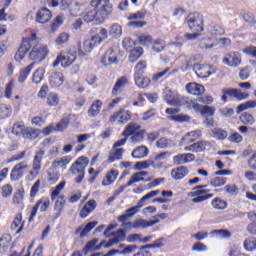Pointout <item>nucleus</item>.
I'll use <instances>...</instances> for the list:
<instances>
[{
    "mask_svg": "<svg viewBox=\"0 0 256 256\" xmlns=\"http://www.w3.org/2000/svg\"><path fill=\"white\" fill-rule=\"evenodd\" d=\"M27 53H29L28 59H30V61H34V63H41V61H44L45 57H47L49 49L47 48V46L39 44L37 36L35 34H32V37L30 39H23L20 47L18 48L14 56L15 61L21 63V61L25 59Z\"/></svg>",
    "mask_w": 256,
    "mask_h": 256,
    "instance_id": "1",
    "label": "nucleus"
},
{
    "mask_svg": "<svg viewBox=\"0 0 256 256\" xmlns=\"http://www.w3.org/2000/svg\"><path fill=\"white\" fill-rule=\"evenodd\" d=\"M111 14V7L107 3H103V0H91L90 9L83 16V20L86 23H95V25H101L105 22V19Z\"/></svg>",
    "mask_w": 256,
    "mask_h": 256,
    "instance_id": "2",
    "label": "nucleus"
},
{
    "mask_svg": "<svg viewBox=\"0 0 256 256\" xmlns=\"http://www.w3.org/2000/svg\"><path fill=\"white\" fill-rule=\"evenodd\" d=\"M89 165V158L85 156L79 157L70 167L72 175H78L76 183H81L85 178V167Z\"/></svg>",
    "mask_w": 256,
    "mask_h": 256,
    "instance_id": "3",
    "label": "nucleus"
},
{
    "mask_svg": "<svg viewBox=\"0 0 256 256\" xmlns=\"http://www.w3.org/2000/svg\"><path fill=\"white\" fill-rule=\"evenodd\" d=\"M185 23L189 27L190 31L202 33L203 31V16L198 12L190 13L186 19Z\"/></svg>",
    "mask_w": 256,
    "mask_h": 256,
    "instance_id": "4",
    "label": "nucleus"
},
{
    "mask_svg": "<svg viewBox=\"0 0 256 256\" xmlns=\"http://www.w3.org/2000/svg\"><path fill=\"white\" fill-rule=\"evenodd\" d=\"M157 195H159V190L149 192L139 200L136 206L127 209L125 212L127 213V215H129L130 218L135 217V215L139 213V209L144 207L145 201H148V199H152V197H157Z\"/></svg>",
    "mask_w": 256,
    "mask_h": 256,
    "instance_id": "5",
    "label": "nucleus"
},
{
    "mask_svg": "<svg viewBox=\"0 0 256 256\" xmlns=\"http://www.w3.org/2000/svg\"><path fill=\"white\" fill-rule=\"evenodd\" d=\"M205 187H207V185H198L194 187L192 197L195 198L192 199V203H203V201H207V199H211L213 197V194H207L209 193V190H203Z\"/></svg>",
    "mask_w": 256,
    "mask_h": 256,
    "instance_id": "6",
    "label": "nucleus"
},
{
    "mask_svg": "<svg viewBox=\"0 0 256 256\" xmlns=\"http://www.w3.org/2000/svg\"><path fill=\"white\" fill-rule=\"evenodd\" d=\"M222 63L228 67H239L242 63L241 53L237 51L226 53L222 58Z\"/></svg>",
    "mask_w": 256,
    "mask_h": 256,
    "instance_id": "7",
    "label": "nucleus"
},
{
    "mask_svg": "<svg viewBox=\"0 0 256 256\" xmlns=\"http://www.w3.org/2000/svg\"><path fill=\"white\" fill-rule=\"evenodd\" d=\"M117 57H119V50L117 48H110L105 52L101 59V63L106 67H109V65H117L119 63Z\"/></svg>",
    "mask_w": 256,
    "mask_h": 256,
    "instance_id": "8",
    "label": "nucleus"
},
{
    "mask_svg": "<svg viewBox=\"0 0 256 256\" xmlns=\"http://www.w3.org/2000/svg\"><path fill=\"white\" fill-rule=\"evenodd\" d=\"M222 101H227V96L228 97H235L239 101L242 99H247L249 97V94H245L241 92V90L235 89V88H224L222 89Z\"/></svg>",
    "mask_w": 256,
    "mask_h": 256,
    "instance_id": "9",
    "label": "nucleus"
},
{
    "mask_svg": "<svg viewBox=\"0 0 256 256\" xmlns=\"http://www.w3.org/2000/svg\"><path fill=\"white\" fill-rule=\"evenodd\" d=\"M166 113L168 116V119L171 121H177L178 123H185L187 121H191V117L185 114H178L179 109L177 108H167Z\"/></svg>",
    "mask_w": 256,
    "mask_h": 256,
    "instance_id": "10",
    "label": "nucleus"
},
{
    "mask_svg": "<svg viewBox=\"0 0 256 256\" xmlns=\"http://www.w3.org/2000/svg\"><path fill=\"white\" fill-rule=\"evenodd\" d=\"M96 39H98L97 36H92L91 39H88L83 42V45L80 46L78 52L80 57H85V55H88V53H91V51H93L95 45L99 44V42Z\"/></svg>",
    "mask_w": 256,
    "mask_h": 256,
    "instance_id": "11",
    "label": "nucleus"
},
{
    "mask_svg": "<svg viewBox=\"0 0 256 256\" xmlns=\"http://www.w3.org/2000/svg\"><path fill=\"white\" fill-rule=\"evenodd\" d=\"M27 169H29V166H27L25 162H20L16 164L10 174L11 181H19V179H21V177L25 175Z\"/></svg>",
    "mask_w": 256,
    "mask_h": 256,
    "instance_id": "12",
    "label": "nucleus"
},
{
    "mask_svg": "<svg viewBox=\"0 0 256 256\" xmlns=\"http://www.w3.org/2000/svg\"><path fill=\"white\" fill-rule=\"evenodd\" d=\"M131 119V112L129 110L125 111V109H120L118 112L114 113L112 116H110V123H115V121H118V123L123 124L127 123Z\"/></svg>",
    "mask_w": 256,
    "mask_h": 256,
    "instance_id": "13",
    "label": "nucleus"
},
{
    "mask_svg": "<svg viewBox=\"0 0 256 256\" xmlns=\"http://www.w3.org/2000/svg\"><path fill=\"white\" fill-rule=\"evenodd\" d=\"M45 156V151L39 150L36 151V155L34 156L32 169L33 171H30V175L32 177H37L39 175V171H41V162L43 161V157Z\"/></svg>",
    "mask_w": 256,
    "mask_h": 256,
    "instance_id": "14",
    "label": "nucleus"
},
{
    "mask_svg": "<svg viewBox=\"0 0 256 256\" xmlns=\"http://www.w3.org/2000/svg\"><path fill=\"white\" fill-rule=\"evenodd\" d=\"M60 55L62 57V67H71L77 60V50H69Z\"/></svg>",
    "mask_w": 256,
    "mask_h": 256,
    "instance_id": "15",
    "label": "nucleus"
},
{
    "mask_svg": "<svg viewBox=\"0 0 256 256\" xmlns=\"http://www.w3.org/2000/svg\"><path fill=\"white\" fill-rule=\"evenodd\" d=\"M51 17H53L51 11L47 8H42L36 14V22L43 25L45 23H49V21H51Z\"/></svg>",
    "mask_w": 256,
    "mask_h": 256,
    "instance_id": "16",
    "label": "nucleus"
},
{
    "mask_svg": "<svg viewBox=\"0 0 256 256\" xmlns=\"http://www.w3.org/2000/svg\"><path fill=\"white\" fill-rule=\"evenodd\" d=\"M64 81H65V77L61 72H53L49 77V84L53 88L61 87Z\"/></svg>",
    "mask_w": 256,
    "mask_h": 256,
    "instance_id": "17",
    "label": "nucleus"
},
{
    "mask_svg": "<svg viewBox=\"0 0 256 256\" xmlns=\"http://www.w3.org/2000/svg\"><path fill=\"white\" fill-rule=\"evenodd\" d=\"M69 13L72 17H79L85 11V4L73 1L70 4Z\"/></svg>",
    "mask_w": 256,
    "mask_h": 256,
    "instance_id": "18",
    "label": "nucleus"
},
{
    "mask_svg": "<svg viewBox=\"0 0 256 256\" xmlns=\"http://www.w3.org/2000/svg\"><path fill=\"white\" fill-rule=\"evenodd\" d=\"M190 161H195V155L188 154H178L173 157V162L175 165H185V163H190Z\"/></svg>",
    "mask_w": 256,
    "mask_h": 256,
    "instance_id": "19",
    "label": "nucleus"
},
{
    "mask_svg": "<svg viewBox=\"0 0 256 256\" xmlns=\"http://www.w3.org/2000/svg\"><path fill=\"white\" fill-rule=\"evenodd\" d=\"M186 175H189V170L185 166H180L171 171V177L175 181H181L182 179H185Z\"/></svg>",
    "mask_w": 256,
    "mask_h": 256,
    "instance_id": "20",
    "label": "nucleus"
},
{
    "mask_svg": "<svg viewBox=\"0 0 256 256\" xmlns=\"http://www.w3.org/2000/svg\"><path fill=\"white\" fill-rule=\"evenodd\" d=\"M96 207H97V202L94 199L89 200L80 211L79 215L81 219H85L89 215V213H92V211H95Z\"/></svg>",
    "mask_w": 256,
    "mask_h": 256,
    "instance_id": "21",
    "label": "nucleus"
},
{
    "mask_svg": "<svg viewBox=\"0 0 256 256\" xmlns=\"http://www.w3.org/2000/svg\"><path fill=\"white\" fill-rule=\"evenodd\" d=\"M186 91L190 95H203L205 93V87L197 83H189L186 85Z\"/></svg>",
    "mask_w": 256,
    "mask_h": 256,
    "instance_id": "22",
    "label": "nucleus"
},
{
    "mask_svg": "<svg viewBox=\"0 0 256 256\" xmlns=\"http://www.w3.org/2000/svg\"><path fill=\"white\" fill-rule=\"evenodd\" d=\"M95 227H97V221L89 222L84 228L80 226L75 233L76 235L80 233V239H83V237H87V234L91 233Z\"/></svg>",
    "mask_w": 256,
    "mask_h": 256,
    "instance_id": "23",
    "label": "nucleus"
},
{
    "mask_svg": "<svg viewBox=\"0 0 256 256\" xmlns=\"http://www.w3.org/2000/svg\"><path fill=\"white\" fill-rule=\"evenodd\" d=\"M202 132L201 130H194L191 132H188L183 138L181 143H183L184 145H189V143H193V141H195V139H199V137H201Z\"/></svg>",
    "mask_w": 256,
    "mask_h": 256,
    "instance_id": "24",
    "label": "nucleus"
},
{
    "mask_svg": "<svg viewBox=\"0 0 256 256\" xmlns=\"http://www.w3.org/2000/svg\"><path fill=\"white\" fill-rule=\"evenodd\" d=\"M67 125H69V121L67 119H62L56 126L50 125L46 127V135H49L52 131H65L67 128Z\"/></svg>",
    "mask_w": 256,
    "mask_h": 256,
    "instance_id": "25",
    "label": "nucleus"
},
{
    "mask_svg": "<svg viewBox=\"0 0 256 256\" xmlns=\"http://www.w3.org/2000/svg\"><path fill=\"white\" fill-rule=\"evenodd\" d=\"M123 153H125V149L123 148H114L108 157L109 163H115V161H121L123 159Z\"/></svg>",
    "mask_w": 256,
    "mask_h": 256,
    "instance_id": "26",
    "label": "nucleus"
},
{
    "mask_svg": "<svg viewBox=\"0 0 256 256\" xmlns=\"http://www.w3.org/2000/svg\"><path fill=\"white\" fill-rule=\"evenodd\" d=\"M101 107H103V102L101 100L94 101L88 109L89 117H97L99 113H101Z\"/></svg>",
    "mask_w": 256,
    "mask_h": 256,
    "instance_id": "27",
    "label": "nucleus"
},
{
    "mask_svg": "<svg viewBox=\"0 0 256 256\" xmlns=\"http://www.w3.org/2000/svg\"><path fill=\"white\" fill-rule=\"evenodd\" d=\"M128 84H129V79L126 76L120 77L116 81V83L112 89V94L117 95L119 93V91H121L123 89V87H126Z\"/></svg>",
    "mask_w": 256,
    "mask_h": 256,
    "instance_id": "28",
    "label": "nucleus"
},
{
    "mask_svg": "<svg viewBox=\"0 0 256 256\" xmlns=\"http://www.w3.org/2000/svg\"><path fill=\"white\" fill-rule=\"evenodd\" d=\"M147 155H149V149L146 146H138L132 151L134 159H144Z\"/></svg>",
    "mask_w": 256,
    "mask_h": 256,
    "instance_id": "29",
    "label": "nucleus"
},
{
    "mask_svg": "<svg viewBox=\"0 0 256 256\" xmlns=\"http://www.w3.org/2000/svg\"><path fill=\"white\" fill-rule=\"evenodd\" d=\"M112 240L116 245L118 243H123L127 239V232L123 229H118L117 231L111 232Z\"/></svg>",
    "mask_w": 256,
    "mask_h": 256,
    "instance_id": "30",
    "label": "nucleus"
},
{
    "mask_svg": "<svg viewBox=\"0 0 256 256\" xmlns=\"http://www.w3.org/2000/svg\"><path fill=\"white\" fill-rule=\"evenodd\" d=\"M178 105H184L187 109H194V111H199V109H201V105H199V103L189 98H182Z\"/></svg>",
    "mask_w": 256,
    "mask_h": 256,
    "instance_id": "31",
    "label": "nucleus"
},
{
    "mask_svg": "<svg viewBox=\"0 0 256 256\" xmlns=\"http://www.w3.org/2000/svg\"><path fill=\"white\" fill-rule=\"evenodd\" d=\"M139 131H141V126H139V124L130 123L127 125L122 135L124 137H131V135L133 136L135 133H139Z\"/></svg>",
    "mask_w": 256,
    "mask_h": 256,
    "instance_id": "32",
    "label": "nucleus"
},
{
    "mask_svg": "<svg viewBox=\"0 0 256 256\" xmlns=\"http://www.w3.org/2000/svg\"><path fill=\"white\" fill-rule=\"evenodd\" d=\"M69 163H71V157L64 156L60 159L54 160L52 163V167H54V169H63L64 167L68 166Z\"/></svg>",
    "mask_w": 256,
    "mask_h": 256,
    "instance_id": "33",
    "label": "nucleus"
},
{
    "mask_svg": "<svg viewBox=\"0 0 256 256\" xmlns=\"http://www.w3.org/2000/svg\"><path fill=\"white\" fill-rule=\"evenodd\" d=\"M212 137L218 141H223L229 137V133L223 128H214L212 129Z\"/></svg>",
    "mask_w": 256,
    "mask_h": 256,
    "instance_id": "34",
    "label": "nucleus"
},
{
    "mask_svg": "<svg viewBox=\"0 0 256 256\" xmlns=\"http://www.w3.org/2000/svg\"><path fill=\"white\" fill-rule=\"evenodd\" d=\"M39 135H41V131H39L38 129L26 128L23 131L22 137H24V139H37Z\"/></svg>",
    "mask_w": 256,
    "mask_h": 256,
    "instance_id": "35",
    "label": "nucleus"
},
{
    "mask_svg": "<svg viewBox=\"0 0 256 256\" xmlns=\"http://www.w3.org/2000/svg\"><path fill=\"white\" fill-rule=\"evenodd\" d=\"M33 67H35V62H32L20 72V76L18 78L19 83H25L27 77H29V73L33 71Z\"/></svg>",
    "mask_w": 256,
    "mask_h": 256,
    "instance_id": "36",
    "label": "nucleus"
},
{
    "mask_svg": "<svg viewBox=\"0 0 256 256\" xmlns=\"http://www.w3.org/2000/svg\"><path fill=\"white\" fill-rule=\"evenodd\" d=\"M117 171L111 170L105 177V179L102 181L103 187H107L108 185H111V183H115V179H117Z\"/></svg>",
    "mask_w": 256,
    "mask_h": 256,
    "instance_id": "37",
    "label": "nucleus"
},
{
    "mask_svg": "<svg viewBox=\"0 0 256 256\" xmlns=\"http://www.w3.org/2000/svg\"><path fill=\"white\" fill-rule=\"evenodd\" d=\"M164 99L169 105H179V101H177V98H175V93L171 90L165 91Z\"/></svg>",
    "mask_w": 256,
    "mask_h": 256,
    "instance_id": "38",
    "label": "nucleus"
},
{
    "mask_svg": "<svg viewBox=\"0 0 256 256\" xmlns=\"http://www.w3.org/2000/svg\"><path fill=\"white\" fill-rule=\"evenodd\" d=\"M211 144L207 141H198L194 144H192L193 153H201L207 149V146H210Z\"/></svg>",
    "mask_w": 256,
    "mask_h": 256,
    "instance_id": "39",
    "label": "nucleus"
},
{
    "mask_svg": "<svg viewBox=\"0 0 256 256\" xmlns=\"http://www.w3.org/2000/svg\"><path fill=\"white\" fill-rule=\"evenodd\" d=\"M45 75V68H38L32 76V81L33 83H35L36 85H39V83H41V81H43V77Z\"/></svg>",
    "mask_w": 256,
    "mask_h": 256,
    "instance_id": "40",
    "label": "nucleus"
},
{
    "mask_svg": "<svg viewBox=\"0 0 256 256\" xmlns=\"http://www.w3.org/2000/svg\"><path fill=\"white\" fill-rule=\"evenodd\" d=\"M143 55V48L137 47L130 51L129 61L130 63H135Z\"/></svg>",
    "mask_w": 256,
    "mask_h": 256,
    "instance_id": "41",
    "label": "nucleus"
},
{
    "mask_svg": "<svg viewBox=\"0 0 256 256\" xmlns=\"http://www.w3.org/2000/svg\"><path fill=\"white\" fill-rule=\"evenodd\" d=\"M135 83L140 89H147L151 85V79L135 76Z\"/></svg>",
    "mask_w": 256,
    "mask_h": 256,
    "instance_id": "42",
    "label": "nucleus"
},
{
    "mask_svg": "<svg viewBox=\"0 0 256 256\" xmlns=\"http://www.w3.org/2000/svg\"><path fill=\"white\" fill-rule=\"evenodd\" d=\"M199 111L203 117H213L215 115V107L213 106H200Z\"/></svg>",
    "mask_w": 256,
    "mask_h": 256,
    "instance_id": "43",
    "label": "nucleus"
},
{
    "mask_svg": "<svg viewBox=\"0 0 256 256\" xmlns=\"http://www.w3.org/2000/svg\"><path fill=\"white\" fill-rule=\"evenodd\" d=\"M12 113L13 110L11 109V106L7 104L0 105V119H7V117H9Z\"/></svg>",
    "mask_w": 256,
    "mask_h": 256,
    "instance_id": "44",
    "label": "nucleus"
},
{
    "mask_svg": "<svg viewBox=\"0 0 256 256\" xmlns=\"http://www.w3.org/2000/svg\"><path fill=\"white\" fill-rule=\"evenodd\" d=\"M240 121L243 123V125H253V123H255V117L247 112H244L240 115Z\"/></svg>",
    "mask_w": 256,
    "mask_h": 256,
    "instance_id": "45",
    "label": "nucleus"
},
{
    "mask_svg": "<svg viewBox=\"0 0 256 256\" xmlns=\"http://www.w3.org/2000/svg\"><path fill=\"white\" fill-rule=\"evenodd\" d=\"M139 181H144L145 183H149V181H151V178L145 179L142 176H140L138 172H136L131 176V179L127 183V187H131L133 183H139Z\"/></svg>",
    "mask_w": 256,
    "mask_h": 256,
    "instance_id": "46",
    "label": "nucleus"
},
{
    "mask_svg": "<svg viewBox=\"0 0 256 256\" xmlns=\"http://www.w3.org/2000/svg\"><path fill=\"white\" fill-rule=\"evenodd\" d=\"M26 129L27 128H25V124H23L21 122H16V123H14V125L12 127V133H13V135H16V136H19V135L23 136V132Z\"/></svg>",
    "mask_w": 256,
    "mask_h": 256,
    "instance_id": "47",
    "label": "nucleus"
},
{
    "mask_svg": "<svg viewBox=\"0 0 256 256\" xmlns=\"http://www.w3.org/2000/svg\"><path fill=\"white\" fill-rule=\"evenodd\" d=\"M149 227V221L140 218L133 221V229H147Z\"/></svg>",
    "mask_w": 256,
    "mask_h": 256,
    "instance_id": "48",
    "label": "nucleus"
},
{
    "mask_svg": "<svg viewBox=\"0 0 256 256\" xmlns=\"http://www.w3.org/2000/svg\"><path fill=\"white\" fill-rule=\"evenodd\" d=\"M244 249H246V251H255V249H256V238L255 237L247 238L244 241Z\"/></svg>",
    "mask_w": 256,
    "mask_h": 256,
    "instance_id": "49",
    "label": "nucleus"
},
{
    "mask_svg": "<svg viewBox=\"0 0 256 256\" xmlns=\"http://www.w3.org/2000/svg\"><path fill=\"white\" fill-rule=\"evenodd\" d=\"M210 234L216 235L217 237H220L221 239H230V237H231V232L229 230H225V229L214 230Z\"/></svg>",
    "mask_w": 256,
    "mask_h": 256,
    "instance_id": "50",
    "label": "nucleus"
},
{
    "mask_svg": "<svg viewBox=\"0 0 256 256\" xmlns=\"http://www.w3.org/2000/svg\"><path fill=\"white\" fill-rule=\"evenodd\" d=\"M212 207L214 209L223 210L227 208V202L221 200L220 198H215L214 200H212Z\"/></svg>",
    "mask_w": 256,
    "mask_h": 256,
    "instance_id": "51",
    "label": "nucleus"
},
{
    "mask_svg": "<svg viewBox=\"0 0 256 256\" xmlns=\"http://www.w3.org/2000/svg\"><path fill=\"white\" fill-rule=\"evenodd\" d=\"M147 69V62L144 60L139 61L135 66L136 75H143Z\"/></svg>",
    "mask_w": 256,
    "mask_h": 256,
    "instance_id": "52",
    "label": "nucleus"
},
{
    "mask_svg": "<svg viewBox=\"0 0 256 256\" xmlns=\"http://www.w3.org/2000/svg\"><path fill=\"white\" fill-rule=\"evenodd\" d=\"M99 243V240L97 238L93 239L92 241L88 242L86 246L83 248L82 252L84 255H87L89 251H94L95 250V245Z\"/></svg>",
    "mask_w": 256,
    "mask_h": 256,
    "instance_id": "53",
    "label": "nucleus"
},
{
    "mask_svg": "<svg viewBox=\"0 0 256 256\" xmlns=\"http://www.w3.org/2000/svg\"><path fill=\"white\" fill-rule=\"evenodd\" d=\"M165 49V42L163 40H155L153 42L152 50L154 53H161Z\"/></svg>",
    "mask_w": 256,
    "mask_h": 256,
    "instance_id": "54",
    "label": "nucleus"
},
{
    "mask_svg": "<svg viewBox=\"0 0 256 256\" xmlns=\"http://www.w3.org/2000/svg\"><path fill=\"white\" fill-rule=\"evenodd\" d=\"M122 33H123V30L121 29V26L119 24H114L111 26L110 35H112L113 37L115 38L121 37Z\"/></svg>",
    "mask_w": 256,
    "mask_h": 256,
    "instance_id": "55",
    "label": "nucleus"
},
{
    "mask_svg": "<svg viewBox=\"0 0 256 256\" xmlns=\"http://www.w3.org/2000/svg\"><path fill=\"white\" fill-rule=\"evenodd\" d=\"M47 103L49 107H56L59 103V97L57 96L56 93H51L47 97Z\"/></svg>",
    "mask_w": 256,
    "mask_h": 256,
    "instance_id": "56",
    "label": "nucleus"
},
{
    "mask_svg": "<svg viewBox=\"0 0 256 256\" xmlns=\"http://www.w3.org/2000/svg\"><path fill=\"white\" fill-rule=\"evenodd\" d=\"M225 183H227V178H223V177H215L210 182L212 187H223V185H225Z\"/></svg>",
    "mask_w": 256,
    "mask_h": 256,
    "instance_id": "57",
    "label": "nucleus"
},
{
    "mask_svg": "<svg viewBox=\"0 0 256 256\" xmlns=\"http://www.w3.org/2000/svg\"><path fill=\"white\" fill-rule=\"evenodd\" d=\"M145 139V130H140L132 135V143H141Z\"/></svg>",
    "mask_w": 256,
    "mask_h": 256,
    "instance_id": "58",
    "label": "nucleus"
},
{
    "mask_svg": "<svg viewBox=\"0 0 256 256\" xmlns=\"http://www.w3.org/2000/svg\"><path fill=\"white\" fill-rule=\"evenodd\" d=\"M107 33V29L102 28L100 29L99 34H96L93 37H97L96 42H98V44L103 43V41H105V39L108 37Z\"/></svg>",
    "mask_w": 256,
    "mask_h": 256,
    "instance_id": "59",
    "label": "nucleus"
},
{
    "mask_svg": "<svg viewBox=\"0 0 256 256\" xmlns=\"http://www.w3.org/2000/svg\"><path fill=\"white\" fill-rule=\"evenodd\" d=\"M62 189H65V182H60L55 189L53 190V192L51 193V199L52 201H54V199L59 195V193H61Z\"/></svg>",
    "mask_w": 256,
    "mask_h": 256,
    "instance_id": "60",
    "label": "nucleus"
},
{
    "mask_svg": "<svg viewBox=\"0 0 256 256\" xmlns=\"http://www.w3.org/2000/svg\"><path fill=\"white\" fill-rule=\"evenodd\" d=\"M65 201H66L65 195H60L59 199L56 200L55 207H56L57 211H59V213H61V211H63V207L65 205Z\"/></svg>",
    "mask_w": 256,
    "mask_h": 256,
    "instance_id": "61",
    "label": "nucleus"
},
{
    "mask_svg": "<svg viewBox=\"0 0 256 256\" xmlns=\"http://www.w3.org/2000/svg\"><path fill=\"white\" fill-rule=\"evenodd\" d=\"M224 191L228 193V195H237L239 193V188L235 184L227 185L224 187Z\"/></svg>",
    "mask_w": 256,
    "mask_h": 256,
    "instance_id": "62",
    "label": "nucleus"
},
{
    "mask_svg": "<svg viewBox=\"0 0 256 256\" xmlns=\"http://www.w3.org/2000/svg\"><path fill=\"white\" fill-rule=\"evenodd\" d=\"M210 33L211 35H225V30L221 26H211Z\"/></svg>",
    "mask_w": 256,
    "mask_h": 256,
    "instance_id": "63",
    "label": "nucleus"
},
{
    "mask_svg": "<svg viewBox=\"0 0 256 256\" xmlns=\"http://www.w3.org/2000/svg\"><path fill=\"white\" fill-rule=\"evenodd\" d=\"M245 55H250L254 59H256V47L255 46H248L243 50Z\"/></svg>",
    "mask_w": 256,
    "mask_h": 256,
    "instance_id": "64",
    "label": "nucleus"
}]
</instances>
